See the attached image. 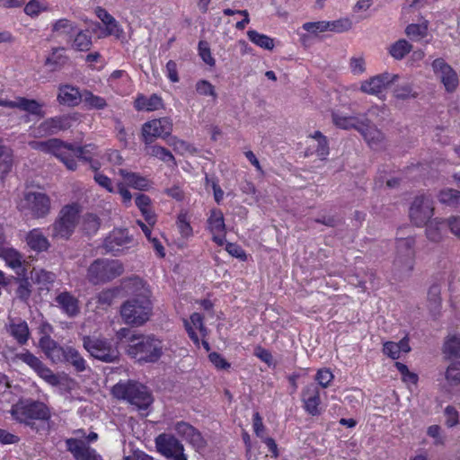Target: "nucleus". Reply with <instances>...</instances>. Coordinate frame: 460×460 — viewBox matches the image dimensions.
Returning a JSON list of instances; mask_svg holds the SVG:
<instances>
[{
	"label": "nucleus",
	"instance_id": "1",
	"mask_svg": "<svg viewBox=\"0 0 460 460\" xmlns=\"http://www.w3.org/2000/svg\"><path fill=\"white\" fill-rule=\"evenodd\" d=\"M29 145L32 149L52 154L70 171L77 169L75 158L83 161H89L91 159L86 146H78L66 143L59 138H50L46 141H31Z\"/></svg>",
	"mask_w": 460,
	"mask_h": 460
},
{
	"label": "nucleus",
	"instance_id": "2",
	"mask_svg": "<svg viewBox=\"0 0 460 460\" xmlns=\"http://www.w3.org/2000/svg\"><path fill=\"white\" fill-rule=\"evenodd\" d=\"M152 314L149 291L144 288L139 294L128 299L120 308V315L127 324L140 326L147 322Z\"/></svg>",
	"mask_w": 460,
	"mask_h": 460
},
{
	"label": "nucleus",
	"instance_id": "3",
	"mask_svg": "<svg viewBox=\"0 0 460 460\" xmlns=\"http://www.w3.org/2000/svg\"><path fill=\"white\" fill-rule=\"evenodd\" d=\"M111 393L117 399L126 400L138 410H146L154 401L146 386L132 380L119 382L112 387Z\"/></svg>",
	"mask_w": 460,
	"mask_h": 460
},
{
	"label": "nucleus",
	"instance_id": "4",
	"mask_svg": "<svg viewBox=\"0 0 460 460\" xmlns=\"http://www.w3.org/2000/svg\"><path fill=\"white\" fill-rule=\"evenodd\" d=\"M127 351L138 361L155 362L163 354L162 341L154 336L132 335Z\"/></svg>",
	"mask_w": 460,
	"mask_h": 460
},
{
	"label": "nucleus",
	"instance_id": "5",
	"mask_svg": "<svg viewBox=\"0 0 460 460\" xmlns=\"http://www.w3.org/2000/svg\"><path fill=\"white\" fill-rule=\"evenodd\" d=\"M13 420L25 425H32L34 420H48L51 414L49 407L31 399L20 400L10 410Z\"/></svg>",
	"mask_w": 460,
	"mask_h": 460
},
{
	"label": "nucleus",
	"instance_id": "6",
	"mask_svg": "<svg viewBox=\"0 0 460 460\" xmlns=\"http://www.w3.org/2000/svg\"><path fill=\"white\" fill-rule=\"evenodd\" d=\"M123 264L118 260L98 259L88 268V279L93 284L104 283L120 276Z\"/></svg>",
	"mask_w": 460,
	"mask_h": 460
},
{
	"label": "nucleus",
	"instance_id": "7",
	"mask_svg": "<svg viewBox=\"0 0 460 460\" xmlns=\"http://www.w3.org/2000/svg\"><path fill=\"white\" fill-rule=\"evenodd\" d=\"M83 346L92 357L101 361L111 363L119 359L118 349L105 339L84 336Z\"/></svg>",
	"mask_w": 460,
	"mask_h": 460
},
{
	"label": "nucleus",
	"instance_id": "8",
	"mask_svg": "<svg viewBox=\"0 0 460 460\" xmlns=\"http://www.w3.org/2000/svg\"><path fill=\"white\" fill-rule=\"evenodd\" d=\"M155 444L157 452L169 460H188L183 444L174 435L162 433Z\"/></svg>",
	"mask_w": 460,
	"mask_h": 460
},
{
	"label": "nucleus",
	"instance_id": "9",
	"mask_svg": "<svg viewBox=\"0 0 460 460\" xmlns=\"http://www.w3.org/2000/svg\"><path fill=\"white\" fill-rule=\"evenodd\" d=\"M78 209L75 205L64 207L58 219L53 224L52 235L67 239L74 232L78 222Z\"/></svg>",
	"mask_w": 460,
	"mask_h": 460
},
{
	"label": "nucleus",
	"instance_id": "10",
	"mask_svg": "<svg viewBox=\"0 0 460 460\" xmlns=\"http://www.w3.org/2000/svg\"><path fill=\"white\" fill-rule=\"evenodd\" d=\"M433 214L434 204L429 196L419 195L414 198L409 209V217L413 225L418 227L425 226Z\"/></svg>",
	"mask_w": 460,
	"mask_h": 460
},
{
	"label": "nucleus",
	"instance_id": "11",
	"mask_svg": "<svg viewBox=\"0 0 460 460\" xmlns=\"http://www.w3.org/2000/svg\"><path fill=\"white\" fill-rule=\"evenodd\" d=\"M77 120L76 114H63L49 118L42 121L34 130L35 137L55 135L70 128Z\"/></svg>",
	"mask_w": 460,
	"mask_h": 460
},
{
	"label": "nucleus",
	"instance_id": "12",
	"mask_svg": "<svg viewBox=\"0 0 460 460\" xmlns=\"http://www.w3.org/2000/svg\"><path fill=\"white\" fill-rule=\"evenodd\" d=\"M19 207L22 210H29L36 217H43L49 212L50 199L45 193L27 191Z\"/></svg>",
	"mask_w": 460,
	"mask_h": 460
},
{
	"label": "nucleus",
	"instance_id": "13",
	"mask_svg": "<svg viewBox=\"0 0 460 460\" xmlns=\"http://www.w3.org/2000/svg\"><path fill=\"white\" fill-rule=\"evenodd\" d=\"M14 358L21 360L34 370L37 375L48 384L56 386L59 384V378L39 358L29 350L15 354Z\"/></svg>",
	"mask_w": 460,
	"mask_h": 460
},
{
	"label": "nucleus",
	"instance_id": "14",
	"mask_svg": "<svg viewBox=\"0 0 460 460\" xmlns=\"http://www.w3.org/2000/svg\"><path fill=\"white\" fill-rule=\"evenodd\" d=\"M172 129V122L169 118H160L146 122L142 127L143 140L146 145L153 142L155 137H165Z\"/></svg>",
	"mask_w": 460,
	"mask_h": 460
},
{
	"label": "nucleus",
	"instance_id": "15",
	"mask_svg": "<svg viewBox=\"0 0 460 460\" xmlns=\"http://www.w3.org/2000/svg\"><path fill=\"white\" fill-rule=\"evenodd\" d=\"M435 75L443 84L448 93L456 91L458 85L456 72L443 58H437L431 64Z\"/></svg>",
	"mask_w": 460,
	"mask_h": 460
},
{
	"label": "nucleus",
	"instance_id": "16",
	"mask_svg": "<svg viewBox=\"0 0 460 460\" xmlns=\"http://www.w3.org/2000/svg\"><path fill=\"white\" fill-rule=\"evenodd\" d=\"M173 429L178 436L187 441L197 452H200L207 447V441L202 434L190 423L178 421L173 425Z\"/></svg>",
	"mask_w": 460,
	"mask_h": 460
},
{
	"label": "nucleus",
	"instance_id": "17",
	"mask_svg": "<svg viewBox=\"0 0 460 460\" xmlns=\"http://www.w3.org/2000/svg\"><path fill=\"white\" fill-rule=\"evenodd\" d=\"M398 78L399 75L396 74L385 72L372 76L368 80L363 81L360 85V90L367 94L378 95L388 86L396 82Z\"/></svg>",
	"mask_w": 460,
	"mask_h": 460
},
{
	"label": "nucleus",
	"instance_id": "18",
	"mask_svg": "<svg viewBox=\"0 0 460 460\" xmlns=\"http://www.w3.org/2000/svg\"><path fill=\"white\" fill-rule=\"evenodd\" d=\"M132 243V237L127 229H114L103 241V249L106 252L119 255Z\"/></svg>",
	"mask_w": 460,
	"mask_h": 460
},
{
	"label": "nucleus",
	"instance_id": "19",
	"mask_svg": "<svg viewBox=\"0 0 460 460\" xmlns=\"http://www.w3.org/2000/svg\"><path fill=\"white\" fill-rule=\"evenodd\" d=\"M4 328L7 333L21 346L27 344L31 332L25 320L20 317L8 316Z\"/></svg>",
	"mask_w": 460,
	"mask_h": 460
},
{
	"label": "nucleus",
	"instance_id": "20",
	"mask_svg": "<svg viewBox=\"0 0 460 460\" xmlns=\"http://www.w3.org/2000/svg\"><path fill=\"white\" fill-rule=\"evenodd\" d=\"M67 450L75 460H103L95 449L90 447L84 441L78 438H67L66 440Z\"/></svg>",
	"mask_w": 460,
	"mask_h": 460
},
{
	"label": "nucleus",
	"instance_id": "21",
	"mask_svg": "<svg viewBox=\"0 0 460 460\" xmlns=\"http://www.w3.org/2000/svg\"><path fill=\"white\" fill-rule=\"evenodd\" d=\"M55 305L69 318H75L80 314V302L76 296L68 291H61L54 298Z\"/></svg>",
	"mask_w": 460,
	"mask_h": 460
},
{
	"label": "nucleus",
	"instance_id": "22",
	"mask_svg": "<svg viewBox=\"0 0 460 460\" xmlns=\"http://www.w3.org/2000/svg\"><path fill=\"white\" fill-rule=\"evenodd\" d=\"M0 106L19 109L20 111L28 112L31 115L39 117H44V111H42L43 105L38 101L33 99H27L24 97H16L13 101H8L0 99Z\"/></svg>",
	"mask_w": 460,
	"mask_h": 460
},
{
	"label": "nucleus",
	"instance_id": "23",
	"mask_svg": "<svg viewBox=\"0 0 460 460\" xmlns=\"http://www.w3.org/2000/svg\"><path fill=\"white\" fill-rule=\"evenodd\" d=\"M208 228L212 234V240L219 246L226 243V225L224 215L219 209H212L208 218Z\"/></svg>",
	"mask_w": 460,
	"mask_h": 460
},
{
	"label": "nucleus",
	"instance_id": "24",
	"mask_svg": "<svg viewBox=\"0 0 460 460\" xmlns=\"http://www.w3.org/2000/svg\"><path fill=\"white\" fill-rule=\"evenodd\" d=\"M358 131L362 135L371 148L378 149L382 147L385 141V135L367 117H364V121Z\"/></svg>",
	"mask_w": 460,
	"mask_h": 460
},
{
	"label": "nucleus",
	"instance_id": "25",
	"mask_svg": "<svg viewBox=\"0 0 460 460\" xmlns=\"http://www.w3.org/2000/svg\"><path fill=\"white\" fill-rule=\"evenodd\" d=\"M301 396L305 411L312 416L319 415L321 398L318 386L315 384L307 385L303 389Z\"/></svg>",
	"mask_w": 460,
	"mask_h": 460
},
{
	"label": "nucleus",
	"instance_id": "26",
	"mask_svg": "<svg viewBox=\"0 0 460 460\" xmlns=\"http://www.w3.org/2000/svg\"><path fill=\"white\" fill-rule=\"evenodd\" d=\"M415 257L395 256L392 265V274L395 280H403L409 278L414 270Z\"/></svg>",
	"mask_w": 460,
	"mask_h": 460
},
{
	"label": "nucleus",
	"instance_id": "27",
	"mask_svg": "<svg viewBox=\"0 0 460 460\" xmlns=\"http://www.w3.org/2000/svg\"><path fill=\"white\" fill-rule=\"evenodd\" d=\"M310 137L313 139V144L307 147L305 155H310L315 154L322 160L325 159L329 155V145L326 137L320 131H315L314 134L310 135Z\"/></svg>",
	"mask_w": 460,
	"mask_h": 460
},
{
	"label": "nucleus",
	"instance_id": "28",
	"mask_svg": "<svg viewBox=\"0 0 460 460\" xmlns=\"http://www.w3.org/2000/svg\"><path fill=\"white\" fill-rule=\"evenodd\" d=\"M77 25L66 18H61L55 21L51 25V36L53 38L62 37L71 40L72 36L76 32Z\"/></svg>",
	"mask_w": 460,
	"mask_h": 460
},
{
	"label": "nucleus",
	"instance_id": "29",
	"mask_svg": "<svg viewBox=\"0 0 460 460\" xmlns=\"http://www.w3.org/2000/svg\"><path fill=\"white\" fill-rule=\"evenodd\" d=\"M425 235L427 239L432 243H440L445 235L446 220L441 218H434L426 225Z\"/></svg>",
	"mask_w": 460,
	"mask_h": 460
},
{
	"label": "nucleus",
	"instance_id": "30",
	"mask_svg": "<svg viewBox=\"0 0 460 460\" xmlns=\"http://www.w3.org/2000/svg\"><path fill=\"white\" fill-rule=\"evenodd\" d=\"M58 101L67 106H75L82 101V93L78 88L66 84L58 89Z\"/></svg>",
	"mask_w": 460,
	"mask_h": 460
},
{
	"label": "nucleus",
	"instance_id": "31",
	"mask_svg": "<svg viewBox=\"0 0 460 460\" xmlns=\"http://www.w3.org/2000/svg\"><path fill=\"white\" fill-rule=\"evenodd\" d=\"M134 107L137 111H154L163 107V100L155 93L149 97L138 94L134 102Z\"/></svg>",
	"mask_w": 460,
	"mask_h": 460
},
{
	"label": "nucleus",
	"instance_id": "32",
	"mask_svg": "<svg viewBox=\"0 0 460 460\" xmlns=\"http://www.w3.org/2000/svg\"><path fill=\"white\" fill-rule=\"evenodd\" d=\"M184 325H185V328H186L189 337L192 340V341L197 346H199V337H198L197 333L195 332L194 329H199L203 336L206 335L207 330L203 324L202 315L199 313H193L190 315V321H187V320L184 321Z\"/></svg>",
	"mask_w": 460,
	"mask_h": 460
},
{
	"label": "nucleus",
	"instance_id": "33",
	"mask_svg": "<svg viewBox=\"0 0 460 460\" xmlns=\"http://www.w3.org/2000/svg\"><path fill=\"white\" fill-rule=\"evenodd\" d=\"M364 117L366 116H343L339 113H332V121L337 127L341 128H355L356 130H358V128L364 121Z\"/></svg>",
	"mask_w": 460,
	"mask_h": 460
},
{
	"label": "nucleus",
	"instance_id": "34",
	"mask_svg": "<svg viewBox=\"0 0 460 460\" xmlns=\"http://www.w3.org/2000/svg\"><path fill=\"white\" fill-rule=\"evenodd\" d=\"M415 243L414 236L397 237L395 245V256L398 257H415Z\"/></svg>",
	"mask_w": 460,
	"mask_h": 460
},
{
	"label": "nucleus",
	"instance_id": "35",
	"mask_svg": "<svg viewBox=\"0 0 460 460\" xmlns=\"http://www.w3.org/2000/svg\"><path fill=\"white\" fill-rule=\"evenodd\" d=\"M118 174L125 180L128 186L134 189L146 190L149 187L148 181L137 173L128 172L125 169H119Z\"/></svg>",
	"mask_w": 460,
	"mask_h": 460
},
{
	"label": "nucleus",
	"instance_id": "36",
	"mask_svg": "<svg viewBox=\"0 0 460 460\" xmlns=\"http://www.w3.org/2000/svg\"><path fill=\"white\" fill-rule=\"evenodd\" d=\"M27 244L34 251L41 252L48 249L49 243L40 229L31 230L26 237Z\"/></svg>",
	"mask_w": 460,
	"mask_h": 460
},
{
	"label": "nucleus",
	"instance_id": "37",
	"mask_svg": "<svg viewBox=\"0 0 460 460\" xmlns=\"http://www.w3.org/2000/svg\"><path fill=\"white\" fill-rule=\"evenodd\" d=\"M0 257L12 269L22 268V256L13 248L3 247L0 250Z\"/></svg>",
	"mask_w": 460,
	"mask_h": 460
},
{
	"label": "nucleus",
	"instance_id": "38",
	"mask_svg": "<svg viewBox=\"0 0 460 460\" xmlns=\"http://www.w3.org/2000/svg\"><path fill=\"white\" fill-rule=\"evenodd\" d=\"M13 167V152L0 139V176L7 174Z\"/></svg>",
	"mask_w": 460,
	"mask_h": 460
},
{
	"label": "nucleus",
	"instance_id": "39",
	"mask_svg": "<svg viewBox=\"0 0 460 460\" xmlns=\"http://www.w3.org/2000/svg\"><path fill=\"white\" fill-rule=\"evenodd\" d=\"M64 360L69 362L76 371L83 372L86 369V362L78 350L73 347H66Z\"/></svg>",
	"mask_w": 460,
	"mask_h": 460
},
{
	"label": "nucleus",
	"instance_id": "40",
	"mask_svg": "<svg viewBox=\"0 0 460 460\" xmlns=\"http://www.w3.org/2000/svg\"><path fill=\"white\" fill-rule=\"evenodd\" d=\"M441 288L438 284H433L428 291V305L430 312L436 315L441 306Z\"/></svg>",
	"mask_w": 460,
	"mask_h": 460
},
{
	"label": "nucleus",
	"instance_id": "41",
	"mask_svg": "<svg viewBox=\"0 0 460 460\" xmlns=\"http://www.w3.org/2000/svg\"><path fill=\"white\" fill-rule=\"evenodd\" d=\"M411 45L406 40H399L389 47V54L396 60L402 59L411 50Z\"/></svg>",
	"mask_w": 460,
	"mask_h": 460
},
{
	"label": "nucleus",
	"instance_id": "42",
	"mask_svg": "<svg viewBox=\"0 0 460 460\" xmlns=\"http://www.w3.org/2000/svg\"><path fill=\"white\" fill-rule=\"evenodd\" d=\"M249 40L255 45L268 50H271L274 48V40L270 37L259 33L254 30L247 31Z\"/></svg>",
	"mask_w": 460,
	"mask_h": 460
},
{
	"label": "nucleus",
	"instance_id": "43",
	"mask_svg": "<svg viewBox=\"0 0 460 460\" xmlns=\"http://www.w3.org/2000/svg\"><path fill=\"white\" fill-rule=\"evenodd\" d=\"M146 150H147L148 155L155 156L164 163H167V164L171 163L172 165H176L174 156L165 147L155 145V146H147Z\"/></svg>",
	"mask_w": 460,
	"mask_h": 460
},
{
	"label": "nucleus",
	"instance_id": "44",
	"mask_svg": "<svg viewBox=\"0 0 460 460\" xmlns=\"http://www.w3.org/2000/svg\"><path fill=\"white\" fill-rule=\"evenodd\" d=\"M82 102L88 109L103 110L107 107V102L104 98L94 95L92 92L84 91L82 93Z\"/></svg>",
	"mask_w": 460,
	"mask_h": 460
},
{
	"label": "nucleus",
	"instance_id": "45",
	"mask_svg": "<svg viewBox=\"0 0 460 460\" xmlns=\"http://www.w3.org/2000/svg\"><path fill=\"white\" fill-rule=\"evenodd\" d=\"M92 37L84 31L76 32L71 47L77 51H87L92 47Z\"/></svg>",
	"mask_w": 460,
	"mask_h": 460
},
{
	"label": "nucleus",
	"instance_id": "46",
	"mask_svg": "<svg viewBox=\"0 0 460 460\" xmlns=\"http://www.w3.org/2000/svg\"><path fill=\"white\" fill-rule=\"evenodd\" d=\"M438 200L448 206H457L460 204V191L453 189H444L440 190Z\"/></svg>",
	"mask_w": 460,
	"mask_h": 460
},
{
	"label": "nucleus",
	"instance_id": "47",
	"mask_svg": "<svg viewBox=\"0 0 460 460\" xmlns=\"http://www.w3.org/2000/svg\"><path fill=\"white\" fill-rule=\"evenodd\" d=\"M443 351L448 357L460 358V337H448L444 343Z\"/></svg>",
	"mask_w": 460,
	"mask_h": 460
},
{
	"label": "nucleus",
	"instance_id": "48",
	"mask_svg": "<svg viewBox=\"0 0 460 460\" xmlns=\"http://www.w3.org/2000/svg\"><path fill=\"white\" fill-rule=\"evenodd\" d=\"M63 50V48L54 49L52 53L47 58L46 65L53 70L62 66L67 60L66 57L60 53Z\"/></svg>",
	"mask_w": 460,
	"mask_h": 460
},
{
	"label": "nucleus",
	"instance_id": "49",
	"mask_svg": "<svg viewBox=\"0 0 460 460\" xmlns=\"http://www.w3.org/2000/svg\"><path fill=\"white\" fill-rule=\"evenodd\" d=\"M394 95L399 100L416 98L417 93L413 91L412 85L409 83L397 85L394 90Z\"/></svg>",
	"mask_w": 460,
	"mask_h": 460
},
{
	"label": "nucleus",
	"instance_id": "50",
	"mask_svg": "<svg viewBox=\"0 0 460 460\" xmlns=\"http://www.w3.org/2000/svg\"><path fill=\"white\" fill-rule=\"evenodd\" d=\"M427 25L412 23L406 27L405 33L411 40H420L427 35Z\"/></svg>",
	"mask_w": 460,
	"mask_h": 460
},
{
	"label": "nucleus",
	"instance_id": "51",
	"mask_svg": "<svg viewBox=\"0 0 460 460\" xmlns=\"http://www.w3.org/2000/svg\"><path fill=\"white\" fill-rule=\"evenodd\" d=\"M195 88L199 95L211 96L214 99L217 97L214 85L208 80H199L196 83Z\"/></svg>",
	"mask_w": 460,
	"mask_h": 460
},
{
	"label": "nucleus",
	"instance_id": "52",
	"mask_svg": "<svg viewBox=\"0 0 460 460\" xmlns=\"http://www.w3.org/2000/svg\"><path fill=\"white\" fill-rule=\"evenodd\" d=\"M108 36H114L118 40H121L124 37V30L115 18L108 25H105L102 37Z\"/></svg>",
	"mask_w": 460,
	"mask_h": 460
},
{
	"label": "nucleus",
	"instance_id": "53",
	"mask_svg": "<svg viewBox=\"0 0 460 460\" xmlns=\"http://www.w3.org/2000/svg\"><path fill=\"white\" fill-rule=\"evenodd\" d=\"M334 376L332 372L328 368H321L315 375V381L323 388H327L332 382Z\"/></svg>",
	"mask_w": 460,
	"mask_h": 460
},
{
	"label": "nucleus",
	"instance_id": "54",
	"mask_svg": "<svg viewBox=\"0 0 460 460\" xmlns=\"http://www.w3.org/2000/svg\"><path fill=\"white\" fill-rule=\"evenodd\" d=\"M446 378L451 385L460 384V362H454L447 367Z\"/></svg>",
	"mask_w": 460,
	"mask_h": 460
},
{
	"label": "nucleus",
	"instance_id": "55",
	"mask_svg": "<svg viewBox=\"0 0 460 460\" xmlns=\"http://www.w3.org/2000/svg\"><path fill=\"white\" fill-rule=\"evenodd\" d=\"M170 145L173 146L175 151L181 155L193 154L196 152L195 147H193L191 145L175 137L171 139Z\"/></svg>",
	"mask_w": 460,
	"mask_h": 460
},
{
	"label": "nucleus",
	"instance_id": "56",
	"mask_svg": "<svg viewBox=\"0 0 460 460\" xmlns=\"http://www.w3.org/2000/svg\"><path fill=\"white\" fill-rule=\"evenodd\" d=\"M176 225L182 237L188 238L192 234V227L187 221L185 214H180L178 216Z\"/></svg>",
	"mask_w": 460,
	"mask_h": 460
},
{
	"label": "nucleus",
	"instance_id": "57",
	"mask_svg": "<svg viewBox=\"0 0 460 460\" xmlns=\"http://www.w3.org/2000/svg\"><path fill=\"white\" fill-rule=\"evenodd\" d=\"M303 29L308 32L316 34L318 32H323L328 31V22H311L303 24Z\"/></svg>",
	"mask_w": 460,
	"mask_h": 460
},
{
	"label": "nucleus",
	"instance_id": "58",
	"mask_svg": "<svg viewBox=\"0 0 460 460\" xmlns=\"http://www.w3.org/2000/svg\"><path fill=\"white\" fill-rule=\"evenodd\" d=\"M93 179L97 184L105 189L110 193L115 192V189L112 185L111 180L101 172H95Z\"/></svg>",
	"mask_w": 460,
	"mask_h": 460
},
{
	"label": "nucleus",
	"instance_id": "59",
	"mask_svg": "<svg viewBox=\"0 0 460 460\" xmlns=\"http://www.w3.org/2000/svg\"><path fill=\"white\" fill-rule=\"evenodd\" d=\"M100 223L99 219L95 215L88 214L86 215L84 221V230L91 234L95 233L99 228Z\"/></svg>",
	"mask_w": 460,
	"mask_h": 460
},
{
	"label": "nucleus",
	"instance_id": "60",
	"mask_svg": "<svg viewBox=\"0 0 460 460\" xmlns=\"http://www.w3.org/2000/svg\"><path fill=\"white\" fill-rule=\"evenodd\" d=\"M383 352L393 359L399 358L401 354L397 343L393 341H387L384 344Z\"/></svg>",
	"mask_w": 460,
	"mask_h": 460
},
{
	"label": "nucleus",
	"instance_id": "61",
	"mask_svg": "<svg viewBox=\"0 0 460 460\" xmlns=\"http://www.w3.org/2000/svg\"><path fill=\"white\" fill-rule=\"evenodd\" d=\"M116 296V291L106 289L98 294L97 302L101 305H110Z\"/></svg>",
	"mask_w": 460,
	"mask_h": 460
},
{
	"label": "nucleus",
	"instance_id": "62",
	"mask_svg": "<svg viewBox=\"0 0 460 460\" xmlns=\"http://www.w3.org/2000/svg\"><path fill=\"white\" fill-rule=\"evenodd\" d=\"M445 415L447 417L446 424L447 427L452 428L458 423V412L453 406L446 407Z\"/></svg>",
	"mask_w": 460,
	"mask_h": 460
},
{
	"label": "nucleus",
	"instance_id": "63",
	"mask_svg": "<svg viewBox=\"0 0 460 460\" xmlns=\"http://www.w3.org/2000/svg\"><path fill=\"white\" fill-rule=\"evenodd\" d=\"M166 75L169 80L172 83L179 82L180 78L178 75V67L177 64L173 60H169L165 66Z\"/></svg>",
	"mask_w": 460,
	"mask_h": 460
},
{
	"label": "nucleus",
	"instance_id": "64",
	"mask_svg": "<svg viewBox=\"0 0 460 460\" xmlns=\"http://www.w3.org/2000/svg\"><path fill=\"white\" fill-rule=\"evenodd\" d=\"M450 232L460 240V217H450L446 220Z\"/></svg>",
	"mask_w": 460,
	"mask_h": 460
}]
</instances>
